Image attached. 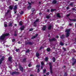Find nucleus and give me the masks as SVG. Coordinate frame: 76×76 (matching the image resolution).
Returning <instances> with one entry per match:
<instances>
[{
  "mask_svg": "<svg viewBox=\"0 0 76 76\" xmlns=\"http://www.w3.org/2000/svg\"><path fill=\"white\" fill-rule=\"evenodd\" d=\"M33 44V43L29 42H25V45H32Z\"/></svg>",
  "mask_w": 76,
  "mask_h": 76,
  "instance_id": "nucleus-5",
  "label": "nucleus"
},
{
  "mask_svg": "<svg viewBox=\"0 0 76 76\" xmlns=\"http://www.w3.org/2000/svg\"><path fill=\"white\" fill-rule=\"evenodd\" d=\"M4 58L5 57H4V56H3L2 57V58L0 60L3 61V60H4Z\"/></svg>",
  "mask_w": 76,
  "mask_h": 76,
  "instance_id": "nucleus-26",
  "label": "nucleus"
},
{
  "mask_svg": "<svg viewBox=\"0 0 76 76\" xmlns=\"http://www.w3.org/2000/svg\"><path fill=\"white\" fill-rule=\"evenodd\" d=\"M38 34H36L34 36H35V37H37L38 36Z\"/></svg>",
  "mask_w": 76,
  "mask_h": 76,
  "instance_id": "nucleus-57",
  "label": "nucleus"
},
{
  "mask_svg": "<svg viewBox=\"0 0 76 76\" xmlns=\"http://www.w3.org/2000/svg\"><path fill=\"white\" fill-rule=\"evenodd\" d=\"M24 28H25L24 26H22L20 28V29H21V31H23V30H24Z\"/></svg>",
  "mask_w": 76,
  "mask_h": 76,
  "instance_id": "nucleus-19",
  "label": "nucleus"
},
{
  "mask_svg": "<svg viewBox=\"0 0 76 76\" xmlns=\"http://www.w3.org/2000/svg\"><path fill=\"white\" fill-rule=\"evenodd\" d=\"M67 76V72H66L65 73L64 76Z\"/></svg>",
  "mask_w": 76,
  "mask_h": 76,
  "instance_id": "nucleus-38",
  "label": "nucleus"
},
{
  "mask_svg": "<svg viewBox=\"0 0 76 76\" xmlns=\"http://www.w3.org/2000/svg\"><path fill=\"white\" fill-rule=\"evenodd\" d=\"M19 25H20V26L22 25V24L21 23V22H19Z\"/></svg>",
  "mask_w": 76,
  "mask_h": 76,
  "instance_id": "nucleus-50",
  "label": "nucleus"
},
{
  "mask_svg": "<svg viewBox=\"0 0 76 76\" xmlns=\"http://www.w3.org/2000/svg\"><path fill=\"white\" fill-rule=\"evenodd\" d=\"M46 75H50V73L49 72H47L46 73Z\"/></svg>",
  "mask_w": 76,
  "mask_h": 76,
  "instance_id": "nucleus-51",
  "label": "nucleus"
},
{
  "mask_svg": "<svg viewBox=\"0 0 76 76\" xmlns=\"http://www.w3.org/2000/svg\"><path fill=\"white\" fill-rule=\"evenodd\" d=\"M72 61H73V60H76V59H75V58L73 57L72 58Z\"/></svg>",
  "mask_w": 76,
  "mask_h": 76,
  "instance_id": "nucleus-54",
  "label": "nucleus"
},
{
  "mask_svg": "<svg viewBox=\"0 0 76 76\" xmlns=\"http://www.w3.org/2000/svg\"><path fill=\"white\" fill-rule=\"evenodd\" d=\"M4 25L5 27H6L7 26V24H5Z\"/></svg>",
  "mask_w": 76,
  "mask_h": 76,
  "instance_id": "nucleus-55",
  "label": "nucleus"
},
{
  "mask_svg": "<svg viewBox=\"0 0 76 76\" xmlns=\"http://www.w3.org/2000/svg\"><path fill=\"white\" fill-rule=\"evenodd\" d=\"M52 28V26H51V25H49L48 28V30H50V29H51Z\"/></svg>",
  "mask_w": 76,
  "mask_h": 76,
  "instance_id": "nucleus-13",
  "label": "nucleus"
},
{
  "mask_svg": "<svg viewBox=\"0 0 76 76\" xmlns=\"http://www.w3.org/2000/svg\"><path fill=\"white\" fill-rule=\"evenodd\" d=\"M23 11H21L20 13V15H23Z\"/></svg>",
  "mask_w": 76,
  "mask_h": 76,
  "instance_id": "nucleus-47",
  "label": "nucleus"
},
{
  "mask_svg": "<svg viewBox=\"0 0 76 76\" xmlns=\"http://www.w3.org/2000/svg\"><path fill=\"white\" fill-rule=\"evenodd\" d=\"M2 61L1 60H0V64H1V63H2Z\"/></svg>",
  "mask_w": 76,
  "mask_h": 76,
  "instance_id": "nucleus-58",
  "label": "nucleus"
},
{
  "mask_svg": "<svg viewBox=\"0 0 76 76\" xmlns=\"http://www.w3.org/2000/svg\"><path fill=\"white\" fill-rule=\"evenodd\" d=\"M18 8L17 7V5H15L14 6V10H16Z\"/></svg>",
  "mask_w": 76,
  "mask_h": 76,
  "instance_id": "nucleus-25",
  "label": "nucleus"
},
{
  "mask_svg": "<svg viewBox=\"0 0 76 76\" xmlns=\"http://www.w3.org/2000/svg\"><path fill=\"white\" fill-rule=\"evenodd\" d=\"M9 35V33H6L5 34H2V35L0 37V40H4L6 37H7Z\"/></svg>",
  "mask_w": 76,
  "mask_h": 76,
  "instance_id": "nucleus-1",
  "label": "nucleus"
},
{
  "mask_svg": "<svg viewBox=\"0 0 76 76\" xmlns=\"http://www.w3.org/2000/svg\"><path fill=\"white\" fill-rule=\"evenodd\" d=\"M52 4H56V3H57V1L56 0H54L52 2Z\"/></svg>",
  "mask_w": 76,
  "mask_h": 76,
  "instance_id": "nucleus-9",
  "label": "nucleus"
},
{
  "mask_svg": "<svg viewBox=\"0 0 76 76\" xmlns=\"http://www.w3.org/2000/svg\"><path fill=\"white\" fill-rule=\"evenodd\" d=\"M30 50H29V49H27V50L26 51V53H29V52H30Z\"/></svg>",
  "mask_w": 76,
  "mask_h": 76,
  "instance_id": "nucleus-28",
  "label": "nucleus"
},
{
  "mask_svg": "<svg viewBox=\"0 0 76 76\" xmlns=\"http://www.w3.org/2000/svg\"><path fill=\"white\" fill-rule=\"evenodd\" d=\"M74 4V2H71L69 4V5L71 6H73V5Z\"/></svg>",
  "mask_w": 76,
  "mask_h": 76,
  "instance_id": "nucleus-20",
  "label": "nucleus"
},
{
  "mask_svg": "<svg viewBox=\"0 0 76 76\" xmlns=\"http://www.w3.org/2000/svg\"><path fill=\"white\" fill-rule=\"evenodd\" d=\"M60 45H62V46H63V45H64V44H63V42H61L60 43Z\"/></svg>",
  "mask_w": 76,
  "mask_h": 76,
  "instance_id": "nucleus-36",
  "label": "nucleus"
},
{
  "mask_svg": "<svg viewBox=\"0 0 76 76\" xmlns=\"http://www.w3.org/2000/svg\"><path fill=\"white\" fill-rule=\"evenodd\" d=\"M14 12L15 14H16L17 13V11H16V10H14Z\"/></svg>",
  "mask_w": 76,
  "mask_h": 76,
  "instance_id": "nucleus-40",
  "label": "nucleus"
},
{
  "mask_svg": "<svg viewBox=\"0 0 76 76\" xmlns=\"http://www.w3.org/2000/svg\"><path fill=\"white\" fill-rule=\"evenodd\" d=\"M53 62H55L56 61V58H55V57H53Z\"/></svg>",
  "mask_w": 76,
  "mask_h": 76,
  "instance_id": "nucleus-27",
  "label": "nucleus"
},
{
  "mask_svg": "<svg viewBox=\"0 0 76 76\" xmlns=\"http://www.w3.org/2000/svg\"><path fill=\"white\" fill-rule=\"evenodd\" d=\"M48 57H46L45 59V61H48Z\"/></svg>",
  "mask_w": 76,
  "mask_h": 76,
  "instance_id": "nucleus-18",
  "label": "nucleus"
},
{
  "mask_svg": "<svg viewBox=\"0 0 76 76\" xmlns=\"http://www.w3.org/2000/svg\"><path fill=\"white\" fill-rule=\"evenodd\" d=\"M49 64L50 66V73L51 74H53V72L52 70V64L51 62H49Z\"/></svg>",
  "mask_w": 76,
  "mask_h": 76,
  "instance_id": "nucleus-3",
  "label": "nucleus"
},
{
  "mask_svg": "<svg viewBox=\"0 0 76 76\" xmlns=\"http://www.w3.org/2000/svg\"><path fill=\"white\" fill-rule=\"evenodd\" d=\"M37 22L35 21L34 22L33 24L34 25H36L37 24Z\"/></svg>",
  "mask_w": 76,
  "mask_h": 76,
  "instance_id": "nucleus-48",
  "label": "nucleus"
},
{
  "mask_svg": "<svg viewBox=\"0 0 76 76\" xmlns=\"http://www.w3.org/2000/svg\"><path fill=\"white\" fill-rule=\"evenodd\" d=\"M75 42H76V38H75Z\"/></svg>",
  "mask_w": 76,
  "mask_h": 76,
  "instance_id": "nucleus-64",
  "label": "nucleus"
},
{
  "mask_svg": "<svg viewBox=\"0 0 76 76\" xmlns=\"http://www.w3.org/2000/svg\"><path fill=\"white\" fill-rule=\"evenodd\" d=\"M41 66H43V65H44V62H43V61H42L41 62Z\"/></svg>",
  "mask_w": 76,
  "mask_h": 76,
  "instance_id": "nucleus-39",
  "label": "nucleus"
},
{
  "mask_svg": "<svg viewBox=\"0 0 76 76\" xmlns=\"http://www.w3.org/2000/svg\"><path fill=\"white\" fill-rule=\"evenodd\" d=\"M56 9H52L50 10V12H54V11H56Z\"/></svg>",
  "mask_w": 76,
  "mask_h": 76,
  "instance_id": "nucleus-21",
  "label": "nucleus"
},
{
  "mask_svg": "<svg viewBox=\"0 0 76 76\" xmlns=\"http://www.w3.org/2000/svg\"><path fill=\"white\" fill-rule=\"evenodd\" d=\"M37 72L38 73L40 72V70H39V68H38L37 69Z\"/></svg>",
  "mask_w": 76,
  "mask_h": 76,
  "instance_id": "nucleus-44",
  "label": "nucleus"
},
{
  "mask_svg": "<svg viewBox=\"0 0 76 76\" xmlns=\"http://www.w3.org/2000/svg\"><path fill=\"white\" fill-rule=\"evenodd\" d=\"M46 18H47V19H50V16H46Z\"/></svg>",
  "mask_w": 76,
  "mask_h": 76,
  "instance_id": "nucleus-43",
  "label": "nucleus"
},
{
  "mask_svg": "<svg viewBox=\"0 0 76 76\" xmlns=\"http://www.w3.org/2000/svg\"><path fill=\"white\" fill-rule=\"evenodd\" d=\"M49 40L50 42H52L53 41H56V39L55 38H53L52 39H49Z\"/></svg>",
  "mask_w": 76,
  "mask_h": 76,
  "instance_id": "nucleus-7",
  "label": "nucleus"
},
{
  "mask_svg": "<svg viewBox=\"0 0 76 76\" xmlns=\"http://www.w3.org/2000/svg\"><path fill=\"white\" fill-rule=\"evenodd\" d=\"M46 73V69H44L43 71V73Z\"/></svg>",
  "mask_w": 76,
  "mask_h": 76,
  "instance_id": "nucleus-37",
  "label": "nucleus"
},
{
  "mask_svg": "<svg viewBox=\"0 0 76 76\" xmlns=\"http://www.w3.org/2000/svg\"><path fill=\"white\" fill-rule=\"evenodd\" d=\"M8 13H7H7H5V16H7V15H8Z\"/></svg>",
  "mask_w": 76,
  "mask_h": 76,
  "instance_id": "nucleus-53",
  "label": "nucleus"
},
{
  "mask_svg": "<svg viewBox=\"0 0 76 76\" xmlns=\"http://www.w3.org/2000/svg\"><path fill=\"white\" fill-rule=\"evenodd\" d=\"M72 51L71 52L72 53H75V52H76V51H75V49H72Z\"/></svg>",
  "mask_w": 76,
  "mask_h": 76,
  "instance_id": "nucleus-35",
  "label": "nucleus"
},
{
  "mask_svg": "<svg viewBox=\"0 0 76 76\" xmlns=\"http://www.w3.org/2000/svg\"><path fill=\"white\" fill-rule=\"evenodd\" d=\"M39 18L37 19L35 21L37 23L38 22H39Z\"/></svg>",
  "mask_w": 76,
  "mask_h": 76,
  "instance_id": "nucleus-33",
  "label": "nucleus"
},
{
  "mask_svg": "<svg viewBox=\"0 0 76 76\" xmlns=\"http://www.w3.org/2000/svg\"><path fill=\"white\" fill-rule=\"evenodd\" d=\"M16 32H14V36H15V37H16V36H17V34H16Z\"/></svg>",
  "mask_w": 76,
  "mask_h": 76,
  "instance_id": "nucleus-41",
  "label": "nucleus"
},
{
  "mask_svg": "<svg viewBox=\"0 0 76 76\" xmlns=\"http://www.w3.org/2000/svg\"><path fill=\"white\" fill-rule=\"evenodd\" d=\"M71 30V29L70 28L66 29L65 32H66V38H68L69 36H70V33H69V32Z\"/></svg>",
  "mask_w": 76,
  "mask_h": 76,
  "instance_id": "nucleus-2",
  "label": "nucleus"
},
{
  "mask_svg": "<svg viewBox=\"0 0 76 76\" xmlns=\"http://www.w3.org/2000/svg\"><path fill=\"white\" fill-rule=\"evenodd\" d=\"M69 20L70 21H74V22H76V19H71L69 18Z\"/></svg>",
  "mask_w": 76,
  "mask_h": 76,
  "instance_id": "nucleus-16",
  "label": "nucleus"
},
{
  "mask_svg": "<svg viewBox=\"0 0 76 76\" xmlns=\"http://www.w3.org/2000/svg\"><path fill=\"white\" fill-rule=\"evenodd\" d=\"M75 60L72 63V66H74L75 64L76 63V59H75Z\"/></svg>",
  "mask_w": 76,
  "mask_h": 76,
  "instance_id": "nucleus-17",
  "label": "nucleus"
},
{
  "mask_svg": "<svg viewBox=\"0 0 76 76\" xmlns=\"http://www.w3.org/2000/svg\"><path fill=\"white\" fill-rule=\"evenodd\" d=\"M23 62H24V63H26V58H25L23 59Z\"/></svg>",
  "mask_w": 76,
  "mask_h": 76,
  "instance_id": "nucleus-15",
  "label": "nucleus"
},
{
  "mask_svg": "<svg viewBox=\"0 0 76 76\" xmlns=\"http://www.w3.org/2000/svg\"><path fill=\"white\" fill-rule=\"evenodd\" d=\"M40 67V65H37L36 66V67H37V68H39Z\"/></svg>",
  "mask_w": 76,
  "mask_h": 76,
  "instance_id": "nucleus-32",
  "label": "nucleus"
},
{
  "mask_svg": "<svg viewBox=\"0 0 76 76\" xmlns=\"http://www.w3.org/2000/svg\"><path fill=\"white\" fill-rule=\"evenodd\" d=\"M31 9V5H29L28 6V10H30Z\"/></svg>",
  "mask_w": 76,
  "mask_h": 76,
  "instance_id": "nucleus-23",
  "label": "nucleus"
},
{
  "mask_svg": "<svg viewBox=\"0 0 76 76\" xmlns=\"http://www.w3.org/2000/svg\"><path fill=\"white\" fill-rule=\"evenodd\" d=\"M15 51H16V52H18V51H19V49H17L15 50Z\"/></svg>",
  "mask_w": 76,
  "mask_h": 76,
  "instance_id": "nucleus-42",
  "label": "nucleus"
},
{
  "mask_svg": "<svg viewBox=\"0 0 76 76\" xmlns=\"http://www.w3.org/2000/svg\"><path fill=\"white\" fill-rule=\"evenodd\" d=\"M70 15V14H68L66 15V16L67 17H69Z\"/></svg>",
  "mask_w": 76,
  "mask_h": 76,
  "instance_id": "nucleus-52",
  "label": "nucleus"
},
{
  "mask_svg": "<svg viewBox=\"0 0 76 76\" xmlns=\"http://www.w3.org/2000/svg\"><path fill=\"white\" fill-rule=\"evenodd\" d=\"M33 28H30L29 30V31H33Z\"/></svg>",
  "mask_w": 76,
  "mask_h": 76,
  "instance_id": "nucleus-45",
  "label": "nucleus"
},
{
  "mask_svg": "<svg viewBox=\"0 0 76 76\" xmlns=\"http://www.w3.org/2000/svg\"><path fill=\"white\" fill-rule=\"evenodd\" d=\"M56 38L58 39V38H59V37H58V36H56Z\"/></svg>",
  "mask_w": 76,
  "mask_h": 76,
  "instance_id": "nucleus-62",
  "label": "nucleus"
},
{
  "mask_svg": "<svg viewBox=\"0 0 76 76\" xmlns=\"http://www.w3.org/2000/svg\"><path fill=\"white\" fill-rule=\"evenodd\" d=\"M12 58L11 56H10L8 58V61H10V62H12Z\"/></svg>",
  "mask_w": 76,
  "mask_h": 76,
  "instance_id": "nucleus-10",
  "label": "nucleus"
},
{
  "mask_svg": "<svg viewBox=\"0 0 76 76\" xmlns=\"http://www.w3.org/2000/svg\"><path fill=\"white\" fill-rule=\"evenodd\" d=\"M19 69L20 70V71H21V72H23V67H22V66L21 65H20V64H19Z\"/></svg>",
  "mask_w": 76,
  "mask_h": 76,
  "instance_id": "nucleus-6",
  "label": "nucleus"
},
{
  "mask_svg": "<svg viewBox=\"0 0 76 76\" xmlns=\"http://www.w3.org/2000/svg\"><path fill=\"white\" fill-rule=\"evenodd\" d=\"M35 38H36V36H34L32 37L31 39H35Z\"/></svg>",
  "mask_w": 76,
  "mask_h": 76,
  "instance_id": "nucleus-29",
  "label": "nucleus"
},
{
  "mask_svg": "<svg viewBox=\"0 0 76 76\" xmlns=\"http://www.w3.org/2000/svg\"><path fill=\"white\" fill-rule=\"evenodd\" d=\"M28 4L29 5H31V3H30L29 2H28Z\"/></svg>",
  "mask_w": 76,
  "mask_h": 76,
  "instance_id": "nucleus-63",
  "label": "nucleus"
},
{
  "mask_svg": "<svg viewBox=\"0 0 76 76\" xmlns=\"http://www.w3.org/2000/svg\"><path fill=\"white\" fill-rule=\"evenodd\" d=\"M20 74V73L19 72H17L16 71H15L14 72H12L11 73L12 75H19Z\"/></svg>",
  "mask_w": 76,
  "mask_h": 76,
  "instance_id": "nucleus-4",
  "label": "nucleus"
},
{
  "mask_svg": "<svg viewBox=\"0 0 76 76\" xmlns=\"http://www.w3.org/2000/svg\"><path fill=\"white\" fill-rule=\"evenodd\" d=\"M10 12V10H7V12L9 13Z\"/></svg>",
  "mask_w": 76,
  "mask_h": 76,
  "instance_id": "nucleus-61",
  "label": "nucleus"
},
{
  "mask_svg": "<svg viewBox=\"0 0 76 76\" xmlns=\"http://www.w3.org/2000/svg\"><path fill=\"white\" fill-rule=\"evenodd\" d=\"M12 23H8V26H12Z\"/></svg>",
  "mask_w": 76,
  "mask_h": 76,
  "instance_id": "nucleus-22",
  "label": "nucleus"
},
{
  "mask_svg": "<svg viewBox=\"0 0 76 76\" xmlns=\"http://www.w3.org/2000/svg\"><path fill=\"white\" fill-rule=\"evenodd\" d=\"M69 7H66V9L68 10H69Z\"/></svg>",
  "mask_w": 76,
  "mask_h": 76,
  "instance_id": "nucleus-59",
  "label": "nucleus"
},
{
  "mask_svg": "<svg viewBox=\"0 0 76 76\" xmlns=\"http://www.w3.org/2000/svg\"><path fill=\"white\" fill-rule=\"evenodd\" d=\"M56 16L57 18H61V16H60V14L59 13H57L56 14Z\"/></svg>",
  "mask_w": 76,
  "mask_h": 76,
  "instance_id": "nucleus-12",
  "label": "nucleus"
},
{
  "mask_svg": "<svg viewBox=\"0 0 76 76\" xmlns=\"http://www.w3.org/2000/svg\"><path fill=\"white\" fill-rule=\"evenodd\" d=\"M62 49H63L64 51H67V50L64 47H63Z\"/></svg>",
  "mask_w": 76,
  "mask_h": 76,
  "instance_id": "nucleus-30",
  "label": "nucleus"
},
{
  "mask_svg": "<svg viewBox=\"0 0 76 76\" xmlns=\"http://www.w3.org/2000/svg\"><path fill=\"white\" fill-rule=\"evenodd\" d=\"M46 28H47V26H45L42 27V29L43 31H45Z\"/></svg>",
  "mask_w": 76,
  "mask_h": 76,
  "instance_id": "nucleus-11",
  "label": "nucleus"
},
{
  "mask_svg": "<svg viewBox=\"0 0 76 76\" xmlns=\"http://www.w3.org/2000/svg\"><path fill=\"white\" fill-rule=\"evenodd\" d=\"M42 46L40 47L39 50H42Z\"/></svg>",
  "mask_w": 76,
  "mask_h": 76,
  "instance_id": "nucleus-56",
  "label": "nucleus"
},
{
  "mask_svg": "<svg viewBox=\"0 0 76 76\" xmlns=\"http://www.w3.org/2000/svg\"><path fill=\"white\" fill-rule=\"evenodd\" d=\"M31 11H32V12H34V11H35V10L33 8V9H32L31 10Z\"/></svg>",
  "mask_w": 76,
  "mask_h": 76,
  "instance_id": "nucleus-46",
  "label": "nucleus"
},
{
  "mask_svg": "<svg viewBox=\"0 0 76 76\" xmlns=\"http://www.w3.org/2000/svg\"><path fill=\"white\" fill-rule=\"evenodd\" d=\"M12 41L13 42H15V41H16V40H15V39H12Z\"/></svg>",
  "mask_w": 76,
  "mask_h": 76,
  "instance_id": "nucleus-34",
  "label": "nucleus"
},
{
  "mask_svg": "<svg viewBox=\"0 0 76 76\" xmlns=\"http://www.w3.org/2000/svg\"><path fill=\"white\" fill-rule=\"evenodd\" d=\"M28 67H31V64H29L28 65Z\"/></svg>",
  "mask_w": 76,
  "mask_h": 76,
  "instance_id": "nucleus-49",
  "label": "nucleus"
},
{
  "mask_svg": "<svg viewBox=\"0 0 76 76\" xmlns=\"http://www.w3.org/2000/svg\"><path fill=\"white\" fill-rule=\"evenodd\" d=\"M41 69H43V65H41Z\"/></svg>",
  "mask_w": 76,
  "mask_h": 76,
  "instance_id": "nucleus-60",
  "label": "nucleus"
},
{
  "mask_svg": "<svg viewBox=\"0 0 76 76\" xmlns=\"http://www.w3.org/2000/svg\"><path fill=\"white\" fill-rule=\"evenodd\" d=\"M36 56L37 57H39V53L38 52H37L36 54Z\"/></svg>",
  "mask_w": 76,
  "mask_h": 76,
  "instance_id": "nucleus-14",
  "label": "nucleus"
},
{
  "mask_svg": "<svg viewBox=\"0 0 76 76\" xmlns=\"http://www.w3.org/2000/svg\"><path fill=\"white\" fill-rule=\"evenodd\" d=\"M9 9L10 10H12L13 9V7L12 6H10L9 7Z\"/></svg>",
  "mask_w": 76,
  "mask_h": 76,
  "instance_id": "nucleus-31",
  "label": "nucleus"
},
{
  "mask_svg": "<svg viewBox=\"0 0 76 76\" xmlns=\"http://www.w3.org/2000/svg\"><path fill=\"white\" fill-rule=\"evenodd\" d=\"M60 37L62 39H64L65 38V36H64V35L62 34L60 36Z\"/></svg>",
  "mask_w": 76,
  "mask_h": 76,
  "instance_id": "nucleus-8",
  "label": "nucleus"
},
{
  "mask_svg": "<svg viewBox=\"0 0 76 76\" xmlns=\"http://www.w3.org/2000/svg\"><path fill=\"white\" fill-rule=\"evenodd\" d=\"M47 51H48V52H49L51 51V49H50V48H47Z\"/></svg>",
  "mask_w": 76,
  "mask_h": 76,
  "instance_id": "nucleus-24",
  "label": "nucleus"
}]
</instances>
